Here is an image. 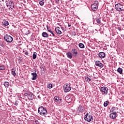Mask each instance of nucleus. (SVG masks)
Segmentation results:
<instances>
[{"label": "nucleus", "mask_w": 124, "mask_h": 124, "mask_svg": "<svg viewBox=\"0 0 124 124\" xmlns=\"http://www.w3.org/2000/svg\"><path fill=\"white\" fill-rule=\"evenodd\" d=\"M117 30H119V31H122V29L121 28V27H118L117 28Z\"/></svg>", "instance_id": "c9c22d12"}, {"label": "nucleus", "mask_w": 124, "mask_h": 124, "mask_svg": "<svg viewBox=\"0 0 124 124\" xmlns=\"http://www.w3.org/2000/svg\"><path fill=\"white\" fill-rule=\"evenodd\" d=\"M83 106H79L77 109L78 113H82V112H83Z\"/></svg>", "instance_id": "2eb2a0df"}, {"label": "nucleus", "mask_w": 124, "mask_h": 124, "mask_svg": "<svg viewBox=\"0 0 124 124\" xmlns=\"http://www.w3.org/2000/svg\"><path fill=\"white\" fill-rule=\"evenodd\" d=\"M51 34L52 35V36H53V37H56V36L55 35V34L54 33V32H52Z\"/></svg>", "instance_id": "e433bc0d"}, {"label": "nucleus", "mask_w": 124, "mask_h": 124, "mask_svg": "<svg viewBox=\"0 0 124 124\" xmlns=\"http://www.w3.org/2000/svg\"><path fill=\"white\" fill-rule=\"evenodd\" d=\"M53 84H49L48 85H47V88L48 89H52V88H53Z\"/></svg>", "instance_id": "c756f323"}, {"label": "nucleus", "mask_w": 124, "mask_h": 124, "mask_svg": "<svg viewBox=\"0 0 124 124\" xmlns=\"http://www.w3.org/2000/svg\"><path fill=\"white\" fill-rule=\"evenodd\" d=\"M97 4H98V1H95V2L91 5V8L93 11H96L97 10L98 7Z\"/></svg>", "instance_id": "423d86ee"}, {"label": "nucleus", "mask_w": 124, "mask_h": 124, "mask_svg": "<svg viewBox=\"0 0 124 124\" xmlns=\"http://www.w3.org/2000/svg\"><path fill=\"white\" fill-rule=\"evenodd\" d=\"M31 75L32 76V80H36V78L37 77V74H36V73H32Z\"/></svg>", "instance_id": "dca6fc26"}, {"label": "nucleus", "mask_w": 124, "mask_h": 124, "mask_svg": "<svg viewBox=\"0 0 124 124\" xmlns=\"http://www.w3.org/2000/svg\"><path fill=\"white\" fill-rule=\"evenodd\" d=\"M63 91L64 93H68V92L71 91V87L68 84H65L63 85Z\"/></svg>", "instance_id": "39448f33"}, {"label": "nucleus", "mask_w": 124, "mask_h": 124, "mask_svg": "<svg viewBox=\"0 0 124 124\" xmlns=\"http://www.w3.org/2000/svg\"><path fill=\"white\" fill-rule=\"evenodd\" d=\"M28 97L29 99L32 100V99L34 98V95H33V94L32 93L29 92Z\"/></svg>", "instance_id": "f8f14e48"}, {"label": "nucleus", "mask_w": 124, "mask_h": 124, "mask_svg": "<svg viewBox=\"0 0 124 124\" xmlns=\"http://www.w3.org/2000/svg\"><path fill=\"white\" fill-rule=\"evenodd\" d=\"M37 53L36 52H34L33 54V60H35L36 59V57H37Z\"/></svg>", "instance_id": "cd10ccee"}, {"label": "nucleus", "mask_w": 124, "mask_h": 124, "mask_svg": "<svg viewBox=\"0 0 124 124\" xmlns=\"http://www.w3.org/2000/svg\"><path fill=\"white\" fill-rule=\"evenodd\" d=\"M108 105H109V102L106 101L104 102V107H107V106H108Z\"/></svg>", "instance_id": "bb28decb"}, {"label": "nucleus", "mask_w": 124, "mask_h": 124, "mask_svg": "<svg viewBox=\"0 0 124 124\" xmlns=\"http://www.w3.org/2000/svg\"><path fill=\"white\" fill-rule=\"evenodd\" d=\"M18 103H19V102H18V101H16L15 102V105L16 106H18Z\"/></svg>", "instance_id": "72a5a7b5"}, {"label": "nucleus", "mask_w": 124, "mask_h": 124, "mask_svg": "<svg viewBox=\"0 0 124 124\" xmlns=\"http://www.w3.org/2000/svg\"><path fill=\"white\" fill-rule=\"evenodd\" d=\"M115 9L117 11H123L124 10V7H123V5L121 3L116 4L115 5Z\"/></svg>", "instance_id": "6e6552de"}, {"label": "nucleus", "mask_w": 124, "mask_h": 124, "mask_svg": "<svg viewBox=\"0 0 124 124\" xmlns=\"http://www.w3.org/2000/svg\"><path fill=\"white\" fill-rule=\"evenodd\" d=\"M68 27H71V25L68 24Z\"/></svg>", "instance_id": "a19ab883"}, {"label": "nucleus", "mask_w": 124, "mask_h": 124, "mask_svg": "<svg viewBox=\"0 0 124 124\" xmlns=\"http://www.w3.org/2000/svg\"><path fill=\"white\" fill-rule=\"evenodd\" d=\"M117 110H118V108H117V107H112L110 109V112H114V111H117Z\"/></svg>", "instance_id": "412c9836"}, {"label": "nucleus", "mask_w": 124, "mask_h": 124, "mask_svg": "<svg viewBox=\"0 0 124 124\" xmlns=\"http://www.w3.org/2000/svg\"><path fill=\"white\" fill-rule=\"evenodd\" d=\"M72 53L74 57H77V56H78V52L77 51V50L75 48H73L72 49Z\"/></svg>", "instance_id": "9d476101"}, {"label": "nucleus", "mask_w": 124, "mask_h": 124, "mask_svg": "<svg viewBox=\"0 0 124 124\" xmlns=\"http://www.w3.org/2000/svg\"><path fill=\"white\" fill-rule=\"evenodd\" d=\"M6 5L10 10L14 8V3H13V1L10 0L6 1Z\"/></svg>", "instance_id": "7ed1b4c3"}, {"label": "nucleus", "mask_w": 124, "mask_h": 124, "mask_svg": "<svg viewBox=\"0 0 124 124\" xmlns=\"http://www.w3.org/2000/svg\"><path fill=\"white\" fill-rule=\"evenodd\" d=\"M38 112L41 116H44L45 117L48 114L47 109L42 106L39 107Z\"/></svg>", "instance_id": "f257e3e1"}, {"label": "nucleus", "mask_w": 124, "mask_h": 124, "mask_svg": "<svg viewBox=\"0 0 124 124\" xmlns=\"http://www.w3.org/2000/svg\"><path fill=\"white\" fill-rule=\"evenodd\" d=\"M78 46H79V48H85V46L82 43H79L78 44Z\"/></svg>", "instance_id": "393cba45"}, {"label": "nucleus", "mask_w": 124, "mask_h": 124, "mask_svg": "<svg viewBox=\"0 0 124 124\" xmlns=\"http://www.w3.org/2000/svg\"><path fill=\"white\" fill-rule=\"evenodd\" d=\"M111 13H114V9H112L111 10Z\"/></svg>", "instance_id": "4c0bfd02"}, {"label": "nucleus", "mask_w": 124, "mask_h": 124, "mask_svg": "<svg viewBox=\"0 0 124 124\" xmlns=\"http://www.w3.org/2000/svg\"><path fill=\"white\" fill-rule=\"evenodd\" d=\"M100 92L102 93V94H107L108 93V88L103 86L101 87Z\"/></svg>", "instance_id": "0eeeda50"}, {"label": "nucleus", "mask_w": 124, "mask_h": 124, "mask_svg": "<svg viewBox=\"0 0 124 124\" xmlns=\"http://www.w3.org/2000/svg\"><path fill=\"white\" fill-rule=\"evenodd\" d=\"M84 79L87 82H91V81H92V79H91V78L89 75L85 76Z\"/></svg>", "instance_id": "6ab92c4d"}, {"label": "nucleus", "mask_w": 124, "mask_h": 124, "mask_svg": "<svg viewBox=\"0 0 124 124\" xmlns=\"http://www.w3.org/2000/svg\"><path fill=\"white\" fill-rule=\"evenodd\" d=\"M95 65L96 66H99V67H101V68L103 67V64L100 62V61H97L95 62Z\"/></svg>", "instance_id": "9b49d317"}, {"label": "nucleus", "mask_w": 124, "mask_h": 124, "mask_svg": "<svg viewBox=\"0 0 124 124\" xmlns=\"http://www.w3.org/2000/svg\"><path fill=\"white\" fill-rule=\"evenodd\" d=\"M47 30L48 31H49V32H50V33L53 31L51 29H49L48 27H47Z\"/></svg>", "instance_id": "473e14b6"}, {"label": "nucleus", "mask_w": 124, "mask_h": 124, "mask_svg": "<svg viewBox=\"0 0 124 124\" xmlns=\"http://www.w3.org/2000/svg\"><path fill=\"white\" fill-rule=\"evenodd\" d=\"M66 56L69 59H72L73 58V54L70 52H67Z\"/></svg>", "instance_id": "f3484780"}, {"label": "nucleus", "mask_w": 124, "mask_h": 124, "mask_svg": "<svg viewBox=\"0 0 124 124\" xmlns=\"http://www.w3.org/2000/svg\"><path fill=\"white\" fill-rule=\"evenodd\" d=\"M55 1L56 2H59L60 1V0H55Z\"/></svg>", "instance_id": "ea45409f"}, {"label": "nucleus", "mask_w": 124, "mask_h": 124, "mask_svg": "<svg viewBox=\"0 0 124 124\" xmlns=\"http://www.w3.org/2000/svg\"><path fill=\"white\" fill-rule=\"evenodd\" d=\"M12 74L14 76H15V75H16V73H15V71H14V70L12 71Z\"/></svg>", "instance_id": "2f4dec72"}, {"label": "nucleus", "mask_w": 124, "mask_h": 124, "mask_svg": "<svg viewBox=\"0 0 124 124\" xmlns=\"http://www.w3.org/2000/svg\"><path fill=\"white\" fill-rule=\"evenodd\" d=\"M42 35L43 37L48 38L49 37V35L46 32H43L42 34Z\"/></svg>", "instance_id": "aec40b11"}, {"label": "nucleus", "mask_w": 124, "mask_h": 124, "mask_svg": "<svg viewBox=\"0 0 124 124\" xmlns=\"http://www.w3.org/2000/svg\"><path fill=\"white\" fill-rule=\"evenodd\" d=\"M117 72L120 73V74H123V69L122 68H118L117 69Z\"/></svg>", "instance_id": "4be33fe9"}, {"label": "nucleus", "mask_w": 124, "mask_h": 124, "mask_svg": "<svg viewBox=\"0 0 124 124\" xmlns=\"http://www.w3.org/2000/svg\"><path fill=\"white\" fill-rule=\"evenodd\" d=\"M25 55H26V56H28L29 52H28L27 51L25 52Z\"/></svg>", "instance_id": "58836bf2"}, {"label": "nucleus", "mask_w": 124, "mask_h": 124, "mask_svg": "<svg viewBox=\"0 0 124 124\" xmlns=\"http://www.w3.org/2000/svg\"><path fill=\"white\" fill-rule=\"evenodd\" d=\"M5 66L4 65H1L0 66V70H5Z\"/></svg>", "instance_id": "c85d7f7f"}, {"label": "nucleus", "mask_w": 124, "mask_h": 124, "mask_svg": "<svg viewBox=\"0 0 124 124\" xmlns=\"http://www.w3.org/2000/svg\"><path fill=\"white\" fill-rule=\"evenodd\" d=\"M106 56V54L105 52H101L99 53V57L101 59H104Z\"/></svg>", "instance_id": "ddd939ff"}, {"label": "nucleus", "mask_w": 124, "mask_h": 124, "mask_svg": "<svg viewBox=\"0 0 124 124\" xmlns=\"http://www.w3.org/2000/svg\"><path fill=\"white\" fill-rule=\"evenodd\" d=\"M3 25H4V26H8V25H9V22H8V21L5 20L2 22Z\"/></svg>", "instance_id": "5701e85b"}, {"label": "nucleus", "mask_w": 124, "mask_h": 124, "mask_svg": "<svg viewBox=\"0 0 124 124\" xmlns=\"http://www.w3.org/2000/svg\"><path fill=\"white\" fill-rule=\"evenodd\" d=\"M84 120L86 122L90 123L93 120V115L91 113L87 112L84 117Z\"/></svg>", "instance_id": "f03ea898"}, {"label": "nucleus", "mask_w": 124, "mask_h": 124, "mask_svg": "<svg viewBox=\"0 0 124 124\" xmlns=\"http://www.w3.org/2000/svg\"><path fill=\"white\" fill-rule=\"evenodd\" d=\"M54 100L55 102H62V99L60 98V97L55 96L54 98Z\"/></svg>", "instance_id": "4468645a"}, {"label": "nucleus", "mask_w": 124, "mask_h": 124, "mask_svg": "<svg viewBox=\"0 0 124 124\" xmlns=\"http://www.w3.org/2000/svg\"><path fill=\"white\" fill-rule=\"evenodd\" d=\"M96 22L98 24H101V21H100V18H96Z\"/></svg>", "instance_id": "7c9ffc66"}, {"label": "nucleus", "mask_w": 124, "mask_h": 124, "mask_svg": "<svg viewBox=\"0 0 124 124\" xmlns=\"http://www.w3.org/2000/svg\"><path fill=\"white\" fill-rule=\"evenodd\" d=\"M3 85L4 87H9V82L5 81L4 82Z\"/></svg>", "instance_id": "b1692460"}, {"label": "nucleus", "mask_w": 124, "mask_h": 124, "mask_svg": "<svg viewBox=\"0 0 124 124\" xmlns=\"http://www.w3.org/2000/svg\"><path fill=\"white\" fill-rule=\"evenodd\" d=\"M55 31L57 34H62V31H61L60 27L55 28Z\"/></svg>", "instance_id": "a211bd4d"}, {"label": "nucleus", "mask_w": 124, "mask_h": 124, "mask_svg": "<svg viewBox=\"0 0 124 124\" xmlns=\"http://www.w3.org/2000/svg\"><path fill=\"white\" fill-rule=\"evenodd\" d=\"M110 119H116L117 118V112L114 111L109 115Z\"/></svg>", "instance_id": "1a4fd4ad"}, {"label": "nucleus", "mask_w": 124, "mask_h": 124, "mask_svg": "<svg viewBox=\"0 0 124 124\" xmlns=\"http://www.w3.org/2000/svg\"><path fill=\"white\" fill-rule=\"evenodd\" d=\"M29 92H28V93H24V96H28V95H29Z\"/></svg>", "instance_id": "f704fd0d"}, {"label": "nucleus", "mask_w": 124, "mask_h": 124, "mask_svg": "<svg viewBox=\"0 0 124 124\" xmlns=\"http://www.w3.org/2000/svg\"><path fill=\"white\" fill-rule=\"evenodd\" d=\"M39 4L41 6H43V5H44V0H40L39 2Z\"/></svg>", "instance_id": "a878e982"}, {"label": "nucleus", "mask_w": 124, "mask_h": 124, "mask_svg": "<svg viewBox=\"0 0 124 124\" xmlns=\"http://www.w3.org/2000/svg\"><path fill=\"white\" fill-rule=\"evenodd\" d=\"M4 39L8 43H11L13 41V37L8 34H6L4 36Z\"/></svg>", "instance_id": "20e7f679"}]
</instances>
